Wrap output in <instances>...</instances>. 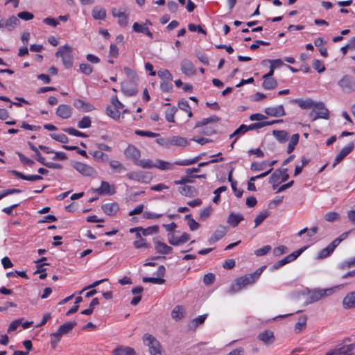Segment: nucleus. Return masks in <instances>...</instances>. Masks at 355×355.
<instances>
[{"instance_id": "56", "label": "nucleus", "mask_w": 355, "mask_h": 355, "mask_svg": "<svg viewBox=\"0 0 355 355\" xmlns=\"http://www.w3.org/2000/svg\"><path fill=\"white\" fill-rule=\"evenodd\" d=\"M312 65H313V69L315 70H316L318 73H322V72L324 71V70H325L324 65L319 60H317V59L313 60Z\"/></svg>"}, {"instance_id": "41", "label": "nucleus", "mask_w": 355, "mask_h": 355, "mask_svg": "<svg viewBox=\"0 0 355 355\" xmlns=\"http://www.w3.org/2000/svg\"><path fill=\"white\" fill-rule=\"evenodd\" d=\"M89 154L92 155L97 162H105L109 160V156L101 150L90 151Z\"/></svg>"}, {"instance_id": "39", "label": "nucleus", "mask_w": 355, "mask_h": 355, "mask_svg": "<svg viewBox=\"0 0 355 355\" xmlns=\"http://www.w3.org/2000/svg\"><path fill=\"white\" fill-rule=\"evenodd\" d=\"M27 144L29 146V148L35 153V157L36 160L42 165L46 164L45 159L44 157L41 155V153L39 151L38 148L31 141H28Z\"/></svg>"}, {"instance_id": "16", "label": "nucleus", "mask_w": 355, "mask_h": 355, "mask_svg": "<svg viewBox=\"0 0 355 355\" xmlns=\"http://www.w3.org/2000/svg\"><path fill=\"white\" fill-rule=\"evenodd\" d=\"M56 114L63 119H69L71 116L72 108L68 105H60L57 108Z\"/></svg>"}, {"instance_id": "21", "label": "nucleus", "mask_w": 355, "mask_h": 355, "mask_svg": "<svg viewBox=\"0 0 355 355\" xmlns=\"http://www.w3.org/2000/svg\"><path fill=\"white\" fill-rule=\"evenodd\" d=\"M154 243L155 249L158 253L168 254L173 252V248L171 247L157 239H154Z\"/></svg>"}, {"instance_id": "9", "label": "nucleus", "mask_w": 355, "mask_h": 355, "mask_svg": "<svg viewBox=\"0 0 355 355\" xmlns=\"http://www.w3.org/2000/svg\"><path fill=\"white\" fill-rule=\"evenodd\" d=\"M287 168H279L276 169L274 173L271 175L269 182L270 183H280L281 182H286L289 175L287 173Z\"/></svg>"}, {"instance_id": "49", "label": "nucleus", "mask_w": 355, "mask_h": 355, "mask_svg": "<svg viewBox=\"0 0 355 355\" xmlns=\"http://www.w3.org/2000/svg\"><path fill=\"white\" fill-rule=\"evenodd\" d=\"M324 219L330 223L338 221L340 220V214L336 211H329L324 214Z\"/></svg>"}, {"instance_id": "30", "label": "nucleus", "mask_w": 355, "mask_h": 355, "mask_svg": "<svg viewBox=\"0 0 355 355\" xmlns=\"http://www.w3.org/2000/svg\"><path fill=\"white\" fill-rule=\"evenodd\" d=\"M101 208L104 213L108 216L115 214L119 209L118 204L116 202L104 204L101 206Z\"/></svg>"}, {"instance_id": "20", "label": "nucleus", "mask_w": 355, "mask_h": 355, "mask_svg": "<svg viewBox=\"0 0 355 355\" xmlns=\"http://www.w3.org/2000/svg\"><path fill=\"white\" fill-rule=\"evenodd\" d=\"M227 233V229L224 226H219L209 239L208 242L211 244L221 239Z\"/></svg>"}, {"instance_id": "62", "label": "nucleus", "mask_w": 355, "mask_h": 355, "mask_svg": "<svg viewBox=\"0 0 355 355\" xmlns=\"http://www.w3.org/2000/svg\"><path fill=\"white\" fill-rule=\"evenodd\" d=\"M79 67H80V71L85 75H89L93 71L92 67L87 63H81L80 64Z\"/></svg>"}, {"instance_id": "43", "label": "nucleus", "mask_w": 355, "mask_h": 355, "mask_svg": "<svg viewBox=\"0 0 355 355\" xmlns=\"http://www.w3.org/2000/svg\"><path fill=\"white\" fill-rule=\"evenodd\" d=\"M264 79L263 82V87L265 89L271 90L277 87V82L273 78H263Z\"/></svg>"}, {"instance_id": "12", "label": "nucleus", "mask_w": 355, "mask_h": 355, "mask_svg": "<svg viewBox=\"0 0 355 355\" xmlns=\"http://www.w3.org/2000/svg\"><path fill=\"white\" fill-rule=\"evenodd\" d=\"M124 154L128 159H131L135 164L137 163L140 157V150L133 145H128L124 151Z\"/></svg>"}, {"instance_id": "36", "label": "nucleus", "mask_w": 355, "mask_h": 355, "mask_svg": "<svg viewBox=\"0 0 355 355\" xmlns=\"http://www.w3.org/2000/svg\"><path fill=\"white\" fill-rule=\"evenodd\" d=\"M92 13L95 19H105L107 15L105 9L99 6L94 7Z\"/></svg>"}, {"instance_id": "58", "label": "nucleus", "mask_w": 355, "mask_h": 355, "mask_svg": "<svg viewBox=\"0 0 355 355\" xmlns=\"http://www.w3.org/2000/svg\"><path fill=\"white\" fill-rule=\"evenodd\" d=\"M143 282H150L156 284H162L165 282V279L159 277H143Z\"/></svg>"}, {"instance_id": "1", "label": "nucleus", "mask_w": 355, "mask_h": 355, "mask_svg": "<svg viewBox=\"0 0 355 355\" xmlns=\"http://www.w3.org/2000/svg\"><path fill=\"white\" fill-rule=\"evenodd\" d=\"M220 121V119L219 117H218L217 116L213 115L209 118H205V119H202L201 121H198L196 123L194 128L196 129V128H198L200 127H205L200 132V133L205 135L210 136L216 132V128L215 126H213V125L208 126V125L209 123H218Z\"/></svg>"}, {"instance_id": "51", "label": "nucleus", "mask_w": 355, "mask_h": 355, "mask_svg": "<svg viewBox=\"0 0 355 355\" xmlns=\"http://www.w3.org/2000/svg\"><path fill=\"white\" fill-rule=\"evenodd\" d=\"M178 109L175 107L167 109L165 112V118L168 122L174 123V115L177 112Z\"/></svg>"}, {"instance_id": "22", "label": "nucleus", "mask_w": 355, "mask_h": 355, "mask_svg": "<svg viewBox=\"0 0 355 355\" xmlns=\"http://www.w3.org/2000/svg\"><path fill=\"white\" fill-rule=\"evenodd\" d=\"M168 243L174 246H178L182 243L187 242L190 239V235L188 233H183L182 235L178 238V240H173V233L168 234Z\"/></svg>"}, {"instance_id": "53", "label": "nucleus", "mask_w": 355, "mask_h": 355, "mask_svg": "<svg viewBox=\"0 0 355 355\" xmlns=\"http://www.w3.org/2000/svg\"><path fill=\"white\" fill-rule=\"evenodd\" d=\"M63 130L65 132H67L71 135H73V136H76V137H87V135L85 133L80 132L73 128H67L63 129Z\"/></svg>"}, {"instance_id": "52", "label": "nucleus", "mask_w": 355, "mask_h": 355, "mask_svg": "<svg viewBox=\"0 0 355 355\" xmlns=\"http://www.w3.org/2000/svg\"><path fill=\"white\" fill-rule=\"evenodd\" d=\"M268 216H269V213L267 211H264L263 212H261L259 214H258L254 220V223H255L254 227H257V226L261 225Z\"/></svg>"}, {"instance_id": "60", "label": "nucleus", "mask_w": 355, "mask_h": 355, "mask_svg": "<svg viewBox=\"0 0 355 355\" xmlns=\"http://www.w3.org/2000/svg\"><path fill=\"white\" fill-rule=\"evenodd\" d=\"M50 136L52 139L62 144H67L69 141L68 137L64 134H51Z\"/></svg>"}, {"instance_id": "29", "label": "nucleus", "mask_w": 355, "mask_h": 355, "mask_svg": "<svg viewBox=\"0 0 355 355\" xmlns=\"http://www.w3.org/2000/svg\"><path fill=\"white\" fill-rule=\"evenodd\" d=\"M114 355H136L135 349L130 347L120 345L112 351Z\"/></svg>"}, {"instance_id": "14", "label": "nucleus", "mask_w": 355, "mask_h": 355, "mask_svg": "<svg viewBox=\"0 0 355 355\" xmlns=\"http://www.w3.org/2000/svg\"><path fill=\"white\" fill-rule=\"evenodd\" d=\"M266 114L272 117H280L286 114L284 107L283 105H278L276 107H269L264 110Z\"/></svg>"}, {"instance_id": "63", "label": "nucleus", "mask_w": 355, "mask_h": 355, "mask_svg": "<svg viewBox=\"0 0 355 355\" xmlns=\"http://www.w3.org/2000/svg\"><path fill=\"white\" fill-rule=\"evenodd\" d=\"M157 75L161 78H164L171 81L173 80L172 74L167 69H162L158 71Z\"/></svg>"}, {"instance_id": "26", "label": "nucleus", "mask_w": 355, "mask_h": 355, "mask_svg": "<svg viewBox=\"0 0 355 355\" xmlns=\"http://www.w3.org/2000/svg\"><path fill=\"white\" fill-rule=\"evenodd\" d=\"M292 103H297L302 109H310L315 108V105L318 102L313 101L312 99L308 98L306 100L303 99H293L291 101Z\"/></svg>"}, {"instance_id": "8", "label": "nucleus", "mask_w": 355, "mask_h": 355, "mask_svg": "<svg viewBox=\"0 0 355 355\" xmlns=\"http://www.w3.org/2000/svg\"><path fill=\"white\" fill-rule=\"evenodd\" d=\"M314 112L315 113V115L313 117V121L318 119H328L329 117V112L324 107V104L322 102L317 103L315 108L311 112V116H312Z\"/></svg>"}, {"instance_id": "27", "label": "nucleus", "mask_w": 355, "mask_h": 355, "mask_svg": "<svg viewBox=\"0 0 355 355\" xmlns=\"http://www.w3.org/2000/svg\"><path fill=\"white\" fill-rule=\"evenodd\" d=\"M168 142L169 144V147L171 146L184 147L188 144L187 139L180 136H172L168 137Z\"/></svg>"}, {"instance_id": "28", "label": "nucleus", "mask_w": 355, "mask_h": 355, "mask_svg": "<svg viewBox=\"0 0 355 355\" xmlns=\"http://www.w3.org/2000/svg\"><path fill=\"white\" fill-rule=\"evenodd\" d=\"M13 175H15V177L19 178V179H21V180H28V181H37V180H41L43 179L42 176L41 175H24V173H21V172H19L17 171H15V170H13L10 172Z\"/></svg>"}, {"instance_id": "4", "label": "nucleus", "mask_w": 355, "mask_h": 355, "mask_svg": "<svg viewBox=\"0 0 355 355\" xmlns=\"http://www.w3.org/2000/svg\"><path fill=\"white\" fill-rule=\"evenodd\" d=\"M144 343L149 347L150 354L151 355H158L160 354L161 345L159 342L152 335L145 334L143 338Z\"/></svg>"}, {"instance_id": "46", "label": "nucleus", "mask_w": 355, "mask_h": 355, "mask_svg": "<svg viewBox=\"0 0 355 355\" xmlns=\"http://www.w3.org/2000/svg\"><path fill=\"white\" fill-rule=\"evenodd\" d=\"M110 166L113 171L119 173H121L126 171V168L117 160L110 161Z\"/></svg>"}, {"instance_id": "6", "label": "nucleus", "mask_w": 355, "mask_h": 355, "mask_svg": "<svg viewBox=\"0 0 355 355\" xmlns=\"http://www.w3.org/2000/svg\"><path fill=\"white\" fill-rule=\"evenodd\" d=\"M338 85L344 92L351 93L355 91V78L345 75L338 81Z\"/></svg>"}, {"instance_id": "3", "label": "nucleus", "mask_w": 355, "mask_h": 355, "mask_svg": "<svg viewBox=\"0 0 355 355\" xmlns=\"http://www.w3.org/2000/svg\"><path fill=\"white\" fill-rule=\"evenodd\" d=\"M339 286H335L334 288L320 289L315 288L309 291L308 293V301L307 303H313L320 300L321 299L331 295L334 291L338 288Z\"/></svg>"}, {"instance_id": "61", "label": "nucleus", "mask_w": 355, "mask_h": 355, "mask_svg": "<svg viewBox=\"0 0 355 355\" xmlns=\"http://www.w3.org/2000/svg\"><path fill=\"white\" fill-rule=\"evenodd\" d=\"M123 70L127 77L130 79L129 80H138L136 73L130 68L125 67Z\"/></svg>"}, {"instance_id": "13", "label": "nucleus", "mask_w": 355, "mask_h": 355, "mask_svg": "<svg viewBox=\"0 0 355 355\" xmlns=\"http://www.w3.org/2000/svg\"><path fill=\"white\" fill-rule=\"evenodd\" d=\"M182 72L186 76H190L196 74V69L191 61L188 59H184L180 63Z\"/></svg>"}, {"instance_id": "37", "label": "nucleus", "mask_w": 355, "mask_h": 355, "mask_svg": "<svg viewBox=\"0 0 355 355\" xmlns=\"http://www.w3.org/2000/svg\"><path fill=\"white\" fill-rule=\"evenodd\" d=\"M307 317L306 315H302L299 318L298 322L295 325V333L300 334L306 327Z\"/></svg>"}, {"instance_id": "31", "label": "nucleus", "mask_w": 355, "mask_h": 355, "mask_svg": "<svg viewBox=\"0 0 355 355\" xmlns=\"http://www.w3.org/2000/svg\"><path fill=\"white\" fill-rule=\"evenodd\" d=\"M337 246L331 242L326 248L321 250L317 257L318 259H322L328 257L335 250Z\"/></svg>"}, {"instance_id": "17", "label": "nucleus", "mask_w": 355, "mask_h": 355, "mask_svg": "<svg viewBox=\"0 0 355 355\" xmlns=\"http://www.w3.org/2000/svg\"><path fill=\"white\" fill-rule=\"evenodd\" d=\"M112 13L114 17L119 19L118 23L121 26L125 27L128 25L129 14L118 10L116 8L112 10Z\"/></svg>"}, {"instance_id": "33", "label": "nucleus", "mask_w": 355, "mask_h": 355, "mask_svg": "<svg viewBox=\"0 0 355 355\" xmlns=\"http://www.w3.org/2000/svg\"><path fill=\"white\" fill-rule=\"evenodd\" d=\"M243 220V216L239 214L231 212L227 218V223L232 227H236Z\"/></svg>"}, {"instance_id": "47", "label": "nucleus", "mask_w": 355, "mask_h": 355, "mask_svg": "<svg viewBox=\"0 0 355 355\" xmlns=\"http://www.w3.org/2000/svg\"><path fill=\"white\" fill-rule=\"evenodd\" d=\"M136 165L143 168H155V163L150 159H138Z\"/></svg>"}, {"instance_id": "15", "label": "nucleus", "mask_w": 355, "mask_h": 355, "mask_svg": "<svg viewBox=\"0 0 355 355\" xmlns=\"http://www.w3.org/2000/svg\"><path fill=\"white\" fill-rule=\"evenodd\" d=\"M126 177L131 180H135L140 182H146L149 179L147 173L143 171H131L126 174Z\"/></svg>"}, {"instance_id": "23", "label": "nucleus", "mask_w": 355, "mask_h": 355, "mask_svg": "<svg viewBox=\"0 0 355 355\" xmlns=\"http://www.w3.org/2000/svg\"><path fill=\"white\" fill-rule=\"evenodd\" d=\"M343 306L345 309L355 308V292L349 293L343 300Z\"/></svg>"}, {"instance_id": "10", "label": "nucleus", "mask_w": 355, "mask_h": 355, "mask_svg": "<svg viewBox=\"0 0 355 355\" xmlns=\"http://www.w3.org/2000/svg\"><path fill=\"white\" fill-rule=\"evenodd\" d=\"M136 80H125L121 83L122 92L128 96H132L137 94Z\"/></svg>"}, {"instance_id": "24", "label": "nucleus", "mask_w": 355, "mask_h": 355, "mask_svg": "<svg viewBox=\"0 0 355 355\" xmlns=\"http://www.w3.org/2000/svg\"><path fill=\"white\" fill-rule=\"evenodd\" d=\"M258 339L267 345H271L275 342L274 334L271 331L266 330L259 334Z\"/></svg>"}, {"instance_id": "34", "label": "nucleus", "mask_w": 355, "mask_h": 355, "mask_svg": "<svg viewBox=\"0 0 355 355\" xmlns=\"http://www.w3.org/2000/svg\"><path fill=\"white\" fill-rule=\"evenodd\" d=\"M132 29L135 32L146 34L149 37L153 38V33L146 26V24H140L137 22H135L132 26Z\"/></svg>"}, {"instance_id": "32", "label": "nucleus", "mask_w": 355, "mask_h": 355, "mask_svg": "<svg viewBox=\"0 0 355 355\" xmlns=\"http://www.w3.org/2000/svg\"><path fill=\"white\" fill-rule=\"evenodd\" d=\"M178 191L184 196L193 197L197 194L196 188L192 186L184 185L179 187Z\"/></svg>"}, {"instance_id": "59", "label": "nucleus", "mask_w": 355, "mask_h": 355, "mask_svg": "<svg viewBox=\"0 0 355 355\" xmlns=\"http://www.w3.org/2000/svg\"><path fill=\"white\" fill-rule=\"evenodd\" d=\"M135 133L137 135L141 136V137H157L159 136V134L153 132L151 131H145V130H135Z\"/></svg>"}, {"instance_id": "45", "label": "nucleus", "mask_w": 355, "mask_h": 355, "mask_svg": "<svg viewBox=\"0 0 355 355\" xmlns=\"http://www.w3.org/2000/svg\"><path fill=\"white\" fill-rule=\"evenodd\" d=\"M155 164V168H157L162 171L173 169V164L171 163L162 159H157Z\"/></svg>"}, {"instance_id": "50", "label": "nucleus", "mask_w": 355, "mask_h": 355, "mask_svg": "<svg viewBox=\"0 0 355 355\" xmlns=\"http://www.w3.org/2000/svg\"><path fill=\"white\" fill-rule=\"evenodd\" d=\"M91 119L88 116H84L80 121L78 122L77 126L80 129L88 128L91 126Z\"/></svg>"}, {"instance_id": "57", "label": "nucleus", "mask_w": 355, "mask_h": 355, "mask_svg": "<svg viewBox=\"0 0 355 355\" xmlns=\"http://www.w3.org/2000/svg\"><path fill=\"white\" fill-rule=\"evenodd\" d=\"M226 190H227V187H225V186L220 187L219 188L216 189L214 191V193L215 196L213 198V202L214 203H216V204H218L219 202V201H220V194L222 192L225 191Z\"/></svg>"}, {"instance_id": "19", "label": "nucleus", "mask_w": 355, "mask_h": 355, "mask_svg": "<svg viewBox=\"0 0 355 355\" xmlns=\"http://www.w3.org/2000/svg\"><path fill=\"white\" fill-rule=\"evenodd\" d=\"M75 108L82 110L85 112H88L94 110V107L81 99H75L73 103Z\"/></svg>"}, {"instance_id": "44", "label": "nucleus", "mask_w": 355, "mask_h": 355, "mask_svg": "<svg viewBox=\"0 0 355 355\" xmlns=\"http://www.w3.org/2000/svg\"><path fill=\"white\" fill-rule=\"evenodd\" d=\"M106 114L116 121L119 120L121 116L119 110L110 105L106 107Z\"/></svg>"}, {"instance_id": "40", "label": "nucleus", "mask_w": 355, "mask_h": 355, "mask_svg": "<svg viewBox=\"0 0 355 355\" xmlns=\"http://www.w3.org/2000/svg\"><path fill=\"white\" fill-rule=\"evenodd\" d=\"M184 309L180 305L175 306L171 311V317L175 320L182 319L184 317Z\"/></svg>"}, {"instance_id": "18", "label": "nucleus", "mask_w": 355, "mask_h": 355, "mask_svg": "<svg viewBox=\"0 0 355 355\" xmlns=\"http://www.w3.org/2000/svg\"><path fill=\"white\" fill-rule=\"evenodd\" d=\"M19 23V20L15 16H11L6 21H0V28H6L8 31H12L15 27Z\"/></svg>"}, {"instance_id": "5", "label": "nucleus", "mask_w": 355, "mask_h": 355, "mask_svg": "<svg viewBox=\"0 0 355 355\" xmlns=\"http://www.w3.org/2000/svg\"><path fill=\"white\" fill-rule=\"evenodd\" d=\"M253 283H254L253 277H251L250 275H247L243 277L237 278L235 280V283L232 285L230 291L232 293H236L239 291L246 286L252 284Z\"/></svg>"}, {"instance_id": "38", "label": "nucleus", "mask_w": 355, "mask_h": 355, "mask_svg": "<svg viewBox=\"0 0 355 355\" xmlns=\"http://www.w3.org/2000/svg\"><path fill=\"white\" fill-rule=\"evenodd\" d=\"M272 135L280 143L286 142L289 138L288 133L286 130H273Z\"/></svg>"}, {"instance_id": "48", "label": "nucleus", "mask_w": 355, "mask_h": 355, "mask_svg": "<svg viewBox=\"0 0 355 355\" xmlns=\"http://www.w3.org/2000/svg\"><path fill=\"white\" fill-rule=\"evenodd\" d=\"M200 159V156H196L193 159L175 161L173 164L179 166H189L196 163Z\"/></svg>"}, {"instance_id": "54", "label": "nucleus", "mask_w": 355, "mask_h": 355, "mask_svg": "<svg viewBox=\"0 0 355 355\" xmlns=\"http://www.w3.org/2000/svg\"><path fill=\"white\" fill-rule=\"evenodd\" d=\"M141 231L144 236H148L157 233L159 231V227L158 225H153L148 227L147 228H143V230H141Z\"/></svg>"}, {"instance_id": "11", "label": "nucleus", "mask_w": 355, "mask_h": 355, "mask_svg": "<svg viewBox=\"0 0 355 355\" xmlns=\"http://www.w3.org/2000/svg\"><path fill=\"white\" fill-rule=\"evenodd\" d=\"M354 148V143H350L347 146H345L341 149L340 153L336 157L334 162L332 164V168L336 167L345 157H347Z\"/></svg>"}, {"instance_id": "64", "label": "nucleus", "mask_w": 355, "mask_h": 355, "mask_svg": "<svg viewBox=\"0 0 355 355\" xmlns=\"http://www.w3.org/2000/svg\"><path fill=\"white\" fill-rule=\"evenodd\" d=\"M267 165V162L264 161L261 163L252 162L251 164V170L253 171H258L263 170Z\"/></svg>"}, {"instance_id": "2", "label": "nucleus", "mask_w": 355, "mask_h": 355, "mask_svg": "<svg viewBox=\"0 0 355 355\" xmlns=\"http://www.w3.org/2000/svg\"><path fill=\"white\" fill-rule=\"evenodd\" d=\"M72 51L73 49L71 46L65 44L60 47L55 53V56L62 58V63L67 69L71 68L73 64Z\"/></svg>"}, {"instance_id": "7", "label": "nucleus", "mask_w": 355, "mask_h": 355, "mask_svg": "<svg viewBox=\"0 0 355 355\" xmlns=\"http://www.w3.org/2000/svg\"><path fill=\"white\" fill-rule=\"evenodd\" d=\"M73 167L84 176L92 177L96 175V171L91 166L80 162L72 164Z\"/></svg>"}, {"instance_id": "25", "label": "nucleus", "mask_w": 355, "mask_h": 355, "mask_svg": "<svg viewBox=\"0 0 355 355\" xmlns=\"http://www.w3.org/2000/svg\"><path fill=\"white\" fill-rule=\"evenodd\" d=\"M77 324L76 322H66L58 328V331L55 332L56 336H62L64 334L69 333L74 327Z\"/></svg>"}, {"instance_id": "42", "label": "nucleus", "mask_w": 355, "mask_h": 355, "mask_svg": "<svg viewBox=\"0 0 355 355\" xmlns=\"http://www.w3.org/2000/svg\"><path fill=\"white\" fill-rule=\"evenodd\" d=\"M299 139H300L299 134L296 133V134H294L292 135L291 140L288 143L287 150H286L288 154L291 153L294 150L295 146L297 145V144L299 142Z\"/></svg>"}, {"instance_id": "35", "label": "nucleus", "mask_w": 355, "mask_h": 355, "mask_svg": "<svg viewBox=\"0 0 355 355\" xmlns=\"http://www.w3.org/2000/svg\"><path fill=\"white\" fill-rule=\"evenodd\" d=\"M98 195L112 194L114 191H111V187L109 182L102 181L101 187L94 190Z\"/></svg>"}, {"instance_id": "55", "label": "nucleus", "mask_w": 355, "mask_h": 355, "mask_svg": "<svg viewBox=\"0 0 355 355\" xmlns=\"http://www.w3.org/2000/svg\"><path fill=\"white\" fill-rule=\"evenodd\" d=\"M17 153V155H18V157H19V160L21 161V162L23 164H24V165H28V166H32L35 164V162H34L32 159H29V158L26 157L24 155H23L21 153L17 152V153Z\"/></svg>"}]
</instances>
